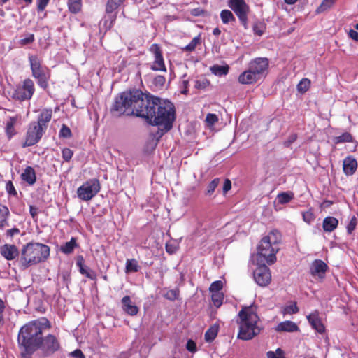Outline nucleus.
Here are the masks:
<instances>
[{"label": "nucleus", "mask_w": 358, "mask_h": 358, "mask_svg": "<svg viewBox=\"0 0 358 358\" xmlns=\"http://www.w3.org/2000/svg\"><path fill=\"white\" fill-rule=\"evenodd\" d=\"M110 112L114 116L136 115L146 119L152 125L163 126L166 131L173 127L176 119L174 105L140 90H131L115 99Z\"/></svg>", "instance_id": "nucleus-1"}, {"label": "nucleus", "mask_w": 358, "mask_h": 358, "mask_svg": "<svg viewBox=\"0 0 358 358\" xmlns=\"http://www.w3.org/2000/svg\"><path fill=\"white\" fill-rule=\"evenodd\" d=\"M52 327L50 322L46 317H40L26 323L18 334L19 346L29 355L38 350L43 337V333Z\"/></svg>", "instance_id": "nucleus-2"}, {"label": "nucleus", "mask_w": 358, "mask_h": 358, "mask_svg": "<svg viewBox=\"0 0 358 358\" xmlns=\"http://www.w3.org/2000/svg\"><path fill=\"white\" fill-rule=\"evenodd\" d=\"M259 317L255 305L243 306L238 314L236 322L238 325L237 338L249 341L259 335L262 328L259 327Z\"/></svg>", "instance_id": "nucleus-3"}, {"label": "nucleus", "mask_w": 358, "mask_h": 358, "mask_svg": "<svg viewBox=\"0 0 358 358\" xmlns=\"http://www.w3.org/2000/svg\"><path fill=\"white\" fill-rule=\"evenodd\" d=\"M48 245L39 243H29L23 246L20 259V268L26 270L29 267L44 262L50 256Z\"/></svg>", "instance_id": "nucleus-4"}, {"label": "nucleus", "mask_w": 358, "mask_h": 358, "mask_svg": "<svg viewBox=\"0 0 358 358\" xmlns=\"http://www.w3.org/2000/svg\"><path fill=\"white\" fill-rule=\"evenodd\" d=\"M29 61L32 76L36 80L37 84L41 88L47 89L50 78V70L47 67L42 66V61L36 55H29Z\"/></svg>", "instance_id": "nucleus-5"}, {"label": "nucleus", "mask_w": 358, "mask_h": 358, "mask_svg": "<svg viewBox=\"0 0 358 358\" xmlns=\"http://www.w3.org/2000/svg\"><path fill=\"white\" fill-rule=\"evenodd\" d=\"M35 92L34 81L30 78L24 79L22 84L16 86L13 90L11 97L15 101L20 102L29 101Z\"/></svg>", "instance_id": "nucleus-6"}, {"label": "nucleus", "mask_w": 358, "mask_h": 358, "mask_svg": "<svg viewBox=\"0 0 358 358\" xmlns=\"http://www.w3.org/2000/svg\"><path fill=\"white\" fill-rule=\"evenodd\" d=\"M61 349L62 345L59 338L54 334H48L42 337L38 350H40L43 357H50L60 351Z\"/></svg>", "instance_id": "nucleus-7"}, {"label": "nucleus", "mask_w": 358, "mask_h": 358, "mask_svg": "<svg viewBox=\"0 0 358 358\" xmlns=\"http://www.w3.org/2000/svg\"><path fill=\"white\" fill-rule=\"evenodd\" d=\"M101 186L99 180L92 178L87 180L77 189V194L82 201H90L100 191Z\"/></svg>", "instance_id": "nucleus-8"}, {"label": "nucleus", "mask_w": 358, "mask_h": 358, "mask_svg": "<svg viewBox=\"0 0 358 358\" xmlns=\"http://www.w3.org/2000/svg\"><path fill=\"white\" fill-rule=\"evenodd\" d=\"M278 250V246L262 238L257 246V255L271 265L276 262V253Z\"/></svg>", "instance_id": "nucleus-9"}, {"label": "nucleus", "mask_w": 358, "mask_h": 358, "mask_svg": "<svg viewBox=\"0 0 358 358\" xmlns=\"http://www.w3.org/2000/svg\"><path fill=\"white\" fill-rule=\"evenodd\" d=\"M228 6L237 16L243 27L248 29L249 28L248 15L251 13L249 5L245 1H229Z\"/></svg>", "instance_id": "nucleus-10"}, {"label": "nucleus", "mask_w": 358, "mask_h": 358, "mask_svg": "<svg viewBox=\"0 0 358 358\" xmlns=\"http://www.w3.org/2000/svg\"><path fill=\"white\" fill-rule=\"evenodd\" d=\"M45 132L38 127L30 122L24 135L22 147H30L37 144L42 138Z\"/></svg>", "instance_id": "nucleus-11"}, {"label": "nucleus", "mask_w": 358, "mask_h": 358, "mask_svg": "<svg viewBox=\"0 0 358 358\" xmlns=\"http://www.w3.org/2000/svg\"><path fill=\"white\" fill-rule=\"evenodd\" d=\"M269 66V60L266 57H257L252 59L249 64V69L255 73L256 76L261 80L264 78L267 73Z\"/></svg>", "instance_id": "nucleus-12"}, {"label": "nucleus", "mask_w": 358, "mask_h": 358, "mask_svg": "<svg viewBox=\"0 0 358 358\" xmlns=\"http://www.w3.org/2000/svg\"><path fill=\"white\" fill-rule=\"evenodd\" d=\"M149 51L154 57V61L150 66V69L155 71H159L166 72L167 70L160 46L156 43L152 44L150 47Z\"/></svg>", "instance_id": "nucleus-13"}, {"label": "nucleus", "mask_w": 358, "mask_h": 358, "mask_svg": "<svg viewBox=\"0 0 358 358\" xmlns=\"http://www.w3.org/2000/svg\"><path fill=\"white\" fill-rule=\"evenodd\" d=\"M253 278L260 287L268 286L271 281L270 268L265 264L259 265L253 272Z\"/></svg>", "instance_id": "nucleus-14"}, {"label": "nucleus", "mask_w": 358, "mask_h": 358, "mask_svg": "<svg viewBox=\"0 0 358 358\" xmlns=\"http://www.w3.org/2000/svg\"><path fill=\"white\" fill-rule=\"evenodd\" d=\"M52 117V110L51 108H45L39 114L37 121L31 122L34 125L38 126L44 132H45L48 124Z\"/></svg>", "instance_id": "nucleus-15"}, {"label": "nucleus", "mask_w": 358, "mask_h": 358, "mask_svg": "<svg viewBox=\"0 0 358 358\" xmlns=\"http://www.w3.org/2000/svg\"><path fill=\"white\" fill-rule=\"evenodd\" d=\"M76 266L78 267L79 271L82 275L92 280H95L96 279V273L85 265V260L82 255L77 257Z\"/></svg>", "instance_id": "nucleus-16"}, {"label": "nucleus", "mask_w": 358, "mask_h": 358, "mask_svg": "<svg viewBox=\"0 0 358 358\" xmlns=\"http://www.w3.org/2000/svg\"><path fill=\"white\" fill-rule=\"evenodd\" d=\"M1 255L7 260H13L19 255V250L15 245L4 244L0 248Z\"/></svg>", "instance_id": "nucleus-17"}, {"label": "nucleus", "mask_w": 358, "mask_h": 358, "mask_svg": "<svg viewBox=\"0 0 358 358\" xmlns=\"http://www.w3.org/2000/svg\"><path fill=\"white\" fill-rule=\"evenodd\" d=\"M122 310L130 316L138 314L139 308L132 301L129 296H125L122 299Z\"/></svg>", "instance_id": "nucleus-18"}, {"label": "nucleus", "mask_w": 358, "mask_h": 358, "mask_svg": "<svg viewBox=\"0 0 358 358\" xmlns=\"http://www.w3.org/2000/svg\"><path fill=\"white\" fill-rule=\"evenodd\" d=\"M238 80L240 83L243 85H251L260 80L248 67L247 70L239 75Z\"/></svg>", "instance_id": "nucleus-19"}, {"label": "nucleus", "mask_w": 358, "mask_h": 358, "mask_svg": "<svg viewBox=\"0 0 358 358\" xmlns=\"http://www.w3.org/2000/svg\"><path fill=\"white\" fill-rule=\"evenodd\" d=\"M327 268V265L320 259H316L311 264L310 270L312 275L322 278Z\"/></svg>", "instance_id": "nucleus-20"}, {"label": "nucleus", "mask_w": 358, "mask_h": 358, "mask_svg": "<svg viewBox=\"0 0 358 358\" xmlns=\"http://www.w3.org/2000/svg\"><path fill=\"white\" fill-rule=\"evenodd\" d=\"M307 319L312 326V327L316 330L320 334H322L324 331L325 328L323 325L321 320L319 317V313L318 312L315 311V313H313L310 314Z\"/></svg>", "instance_id": "nucleus-21"}, {"label": "nucleus", "mask_w": 358, "mask_h": 358, "mask_svg": "<svg viewBox=\"0 0 358 358\" xmlns=\"http://www.w3.org/2000/svg\"><path fill=\"white\" fill-rule=\"evenodd\" d=\"M357 168V160L352 157H347L343 162V170L345 175L352 176Z\"/></svg>", "instance_id": "nucleus-22"}, {"label": "nucleus", "mask_w": 358, "mask_h": 358, "mask_svg": "<svg viewBox=\"0 0 358 358\" xmlns=\"http://www.w3.org/2000/svg\"><path fill=\"white\" fill-rule=\"evenodd\" d=\"M20 117L19 115H16L15 117H10L6 124L5 132L9 140L11 139L16 134L15 125L17 123V120L20 119Z\"/></svg>", "instance_id": "nucleus-23"}, {"label": "nucleus", "mask_w": 358, "mask_h": 358, "mask_svg": "<svg viewBox=\"0 0 358 358\" xmlns=\"http://www.w3.org/2000/svg\"><path fill=\"white\" fill-rule=\"evenodd\" d=\"M21 178L27 184L34 185L36 181V172L34 168L29 166H27L21 174Z\"/></svg>", "instance_id": "nucleus-24"}, {"label": "nucleus", "mask_w": 358, "mask_h": 358, "mask_svg": "<svg viewBox=\"0 0 358 358\" xmlns=\"http://www.w3.org/2000/svg\"><path fill=\"white\" fill-rule=\"evenodd\" d=\"M275 330L278 332H294L299 330V327L296 323L288 320L279 323L275 327Z\"/></svg>", "instance_id": "nucleus-25"}, {"label": "nucleus", "mask_w": 358, "mask_h": 358, "mask_svg": "<svg viewBox=\"0 0 358 358\" xmlns=\"http://www.w3.org/2000/svg\"><path fill=\"white\" fill-rule=\"evenodd\" d=\"M10 216V211L8 208L0 203V229L9 226L8 217Z\"/></svg>", "instance_id": "nucleus-26"}, {"label": "nucleus", "mask_w": 358, "mask_h": 358, "mask_svg": "<svg viewBox=\"0 0 358 358\" xmlns=\"http://www.w3.org/2000/svg\"><path fill=\"white\" fill-rule=\"evenodd\" d=\"M219 324H214L210 326L205 333L204 338L206 342L211 343L217 337L219 331Z\"/></svg>", "instance_id": "nucleus-27"}, {"label": "nucleus", "mask_w": 358, "mask_h": 358, "mask_svg": "<svg viewBox=\"0 0 358 358\" xmlns=\"http://www.w3.org/2000/svg\"><path fill=\"white\" fill-rule=\"evenodd\" d=\"M263 238L269 241V242H271V243L275 246H278V245L281 241V234L279 231L274 229L271 231L269 234L267 236L263 237Z\"/></svg>", "instance_id": "nucleus-28"}, {"label": "nucleus", "mask_w": 358, "mask_h": 358, "mask_svg": "<svg viewBox=\"0 0 358 358\" xmlns=\"http://www.w3.org/2000/svg\"><path fill=\"white\" fill-rule=\"evenodd\" d=\"M77 246L76 238L72 237L69 242L65 243L60 247V250L62 252L69 255L72 253Z\"/></svg>", "instance_id": "nucleus-29"}, {"label": "nucleus", "mask_w": 358, "mask_h": 358, "mask_svg": "<svg viewBox=\"0 0 358 358\" xmlns=\"http://www.w3.org/2000/svg\"><path fill=\"white\" fill-rule=\"evenodd\" d=\"M220 18L224 24L234 23L236 22V18L232 12L227 9L222 10L220 12Z\"/></svg>", "instance_id": "nucleus-30"}, {"label": "nucleus", "mask_w": 358, "mask_h": 358, "mask_svg": "<svg viewBox=\"0 0 358 358\" xmlns=\"http://www.w3.org/2000/svg\"><path fill=\"white\" fill-rule=\"evenodd\" d=\"M140 269L138 261L135 259H128L126 262L125 272L127 273H136Z\"/></svg>", "instance_id": "nucleus-31"}, {"label": "nucleus", "mask_w": 358, "mask_h": 358, "mask_svg": "<svg viewBox=\"0 0 358 358\" xmlns=\"http://www.w3.org/2000/svg\"><path fill=\"white\" fill-rule=\"evenodd\" d=\"M322 227L324 231L331 232L336 229V218L327 217L323 221Z\"/></svg>", "instance_id": "nucleus-32"}, {"label": "nucleus", "mask_w": 358, "mask_h": 358, "mask_svg": "<svg viewBox=\"0 0 358 358\" xmlns=\"http://www.w3.org/2000/svg\"><path fill=\"white\" fill-rule=\"evenodd\" d=\"M294 199V193L292 192H281L278 194L277 199L280 204H285Z\"/></svg>", "instance_id": "nucleus-33"}, {"label": "nucleus", "mask_w": 358, "mask_h": 358, "mask_svg": "<svg viewBox=\"0 0 358 358\" xmlns=\"http://www.w3.org/2000/svg\"><path fill=\"white\" fill-rule=\"evenodd\" d=\"M229 67L228 65L220 66L218 64L213 65L210 67L211 72L216 76L227 75L229 72Z\"/></svg>", "instance_id": "nucleus-34"}, {"label": "nucleus", "mask_w": 358, "mask_h": 358, "mask_svg": "<svg viewBox=\"0 0 358 358\" xmlns=\"http://www.w3.org/2000/svg\"><path fill=\"white\" fill-rule=\"evenodd\" d=\"M266 27L264 22L257 21L252 25V31L255 35L261 36L264 34Z\"/></svg>", "instance_id": "nucleus-35"}, {"label": "nucleus", "mask_w": 358, "mask_h": 358, "mask_svg": "<svg viewBox=\"0 0 358 358\" xmlns=\"http://www.w3.org/2000/svg\"><path fill=\"white\" fill-rule=\"evenodd\" d=\"M310 80L308 78H303L297 85V90L300 93L306 92L310 87Z\"/></svg>", "instance_id": "nucleus-36"}, {"label": "nucleus", "mask_w": 358, "mask_h": 358, "mask_svg": "<svg viewBox=\"0 0 358 358\" xmlns=\"http://www.w3.org/2000/svg\"><path fill=\"white\" fill-rule=\"evenodd\" d=\"M212 301L215 306L219 308L222 304L224 299V295L220 292H211Z\"/></svg>", "instance_id": "nucleus-37"}, {"label": "nucleus", "mask_w": 358, "mask_h": 358, "mask_svg": "<svg viewBox=\"0 0 358 358\" xmlns=\"http://www.w3.org/2000/svg\"><path fill=\"white\" fill-rule=\"evenodd\" d=\"M220 179L218 178H214L207 187V190L206 192V195H211L217 187L220 184Z\"/></svg>", "instance_id": "nucleus-38"}, {"label": "nucleus", "mask_w": 358, "mask_h": 358, "mask_svg": "<svg viewBox=\"0 0 358 358\" xmlns=\"http://www.w3.org/2000/svg\"><path fill=\"white\" fill-rule=\"evenodd\" d=\"M353 137L349 132H344L341 135L337 136V143L353 142Z\"/></svg>", "instance_id": "nucleus-39"}, {"label": "nucleus", "mask_w": 358, "mask_h": 358, "mask_svg": "<svg viewBox=\"0 0 358 358\" xmlns=\"http://www.w3.org/2000/svg\"><path fill=\"white\" fill-rule=\"evenodd\" d=\"M210 83L208 79L201 78L195 81L194 87L198 90H205L210 85Z\"/></svg>", "instance_id": "nucleus-40"}, {"label": "nucleus", "mask_w": 358, "mask_h": 358, "mask_svg": "<svg viewBox=\"0 0 358 358\" xmlns=\"http://www.w3.org/2000/svg\"><path fill=\"white\" fill-rule=\"evenodd\" d=\"M69 10L72 13H77L81 10V1H68Z\"/></svg>", "instance_id": "nucleus-41"}, {"label": "nucleus", "mask_w": 358, "mask_h": 358, "mask_svg": "<svg viewBox=\"0 0 358 358\" xmlns=\"http://www.w3.org/2000/svg\"><path fill=\"white\" fill-rule=\"evenodd\" d=\"M199 42L200 38L199 37H194L188 45H185L182 49L183 51L192 52L195 50L196 45L199 43Z\"/></svg>", "instance_id": "nucleus-42"}, {"label": "nucleus", "mask_w": 358, "mask_h": 358, "mask_svg": "<svg viewBox=\"0 0 358 358\" xmlns=\"http://www.w3.org/2000/svg\"><path fill=\"white\" fill-rule=\"evenodd\" d=\"M59 136L60 138H69L72 136V132L68 126L62 124Z\"/></svg>", "instance_id": "nucleus-43"}, {"label": "nucleus", "mask_w": 358, "mask_h": 358, "mask_svg": "<svg viewBox=\"0 0 358 358\" xmlns=\"http://www.w3.org/2000/svg\"><path fill=\"white\" fill-rule=\"evenodd\" d=\"M266 357L267 358H285L284 352L281 348H278L275 351H268Z\"/></svg>", "instance_id": "nucleus-44"}, {"label": "nucleus", "mask_w": 358, "mask_h": 358, "mask_svg": "<svg viewBox=\"0 0 358 358\" xmlns=\"http://www.w3.org/2000/svg\"><path fill=\"white\" fill-rule=\"evenodd\" d=\"M189 13L194 17H204L208 15L207 10L200 7L191 9Z\"/></svg>", "instance_id": "nucleus-45"}, {"label": "nucleus", "mask_w": 358, "mask_h": 358, "mask_svg": "<svg viewBox=\"0 0 358 358\" xmlns=\"http://www.w3.org/2000/svg\"><path fill=\"white\" fill-rule=\"evenodd\" d=\"M166 82V78L164 76L158 75L155 77L152 84L157 88H162Z\"/></svg>", "instance_id": "nucleus-46"}, {"label": "nucleus", "mask_w": 358, "mask_h": 358, "mask_svg": "<svg viewBox=\"0 0 358 358\" xmlns=\"http://www.w3.org/2000/svg\"><path fill=\"white\" fill-rule=\"evenodd\" d=\"M73 155V151L68 148L62 150V157L64 162H69Z\"/></svg>", "instance_id": "nucleus-47"}, {"label": "nucleus", "mask_w": 358, "mask_h": 358, "mask_svg": "<svg viewBox=\"0 0 358 358\" xmlns=\"http://www.w3.org/2000/svg\"><path fill=\"white\" fill-rule=\"evenodd\" d=\"M6 190L10 196H17V192L11 180H8L6 184Z\"/></svg>", "instance_id": "nucleus-48"}, {"label": "nucleus", "mask_w": 358, "mask_h": 358, "mask_svg": "<svg viewBox=\"0 0 358 358\" xmlns=\"http://www.w3.org/2000/svg\"><path fill=\"white\" fill-rule=\"evenodd\" d=\"M179 296L178 289H170L164 294V297L170 301H174Z\"/></svg>", "instance_id": "nucleus-49"}, {"label": "nucleus", "mask_w": 358, "mask_h": 358, "mask_svg": "<svg viewBox=\"0 0 358 358\" xmlns=\"http://www.w3.org/2000/svg\"><path fill=\"white\" fill-rule=\"evenodd\" d=\"M223 287V283L221 280H216L215 282H213L210 287H209V291L210 292H220Z\"/></svg>", "instance_id": "nucleus-50"}, {"label": "nucleus", "mask_w": 358, "mask_h": 358, "mask_svg": "<svg viewBox=\"0 0 358 358\" xmlns=\"http://www.w3.org/2000/svg\"><path fill=\"white\" fill-rule=\"evenodd\" d=\"M219 119L217 115L208 113L206 117V122L208 126H213L218 122Z\"/></svg>", "instance_id": "nucleus-51"}, {"label": "nucleus", "mask_w": 358, "mask_h": 358, "mask_svg": "<svg viewBox=\"0 0 358 358\" xmlns=\"http://www.w3.org/2000/svg\"><path fill=\"white\" fill-rule=\"evenodd\" d=\"M120 1H108L106 7L107 13H112L120 6Z\"/></svg>", "instance_id": "nucleus-52"}, {"label": "nucleus", "mask_w": 358, "mask_h": 358, "mask_svg": "<svg viewBox=\"0 0 358 358\" xmlns=\"http://www.w3.org/2000/svg\"><path fill=\"white\" fill-rule=\"evenodd\" d=\"M35 40V36L33 34H29L27 37L22 38L19 41V44L24 46L32 43Z\"/></svg>", "instance_id": "nucleus-53"}, {"label": "nucleus", "mask_w": 358, "mask_h": 358, "mask_svg": "<svg viewBox=\"0 0 358 358\" xmlns=\"http://www.w3.org/2000/svg\"><path fill=\"white\" fill-rule=\"evenodd\" d=\"M303 219V220L307 222L308 224H310L315 220V215L313 213L312 210H308L306 212H303L302 213Z\"/></svg>", "instance_id": "nucleus-54"}, {"label": "nucleus", "mask_w": 358, "mask_h": 358, "mask_svg": "<svg viewBox=\"0 0 358 358\" xmlns=\"http://www.w3.org/2000/svg\"><path fill=\"white\" fill-rule=\"evenodd\" d=\"M357 224V218L355 217V216H353L346 227L347 231L349 234H352V231L355 229Z\"/></svg>", "instance_id": "nucleus-55"}, {"label": "nucleus", "mask_w": 358, "mask_h": 358, "mask_svg": "<svg viewBox=\"0 0 358 358\" xmlns=\"http://www.w3.org/2000/svg\"><path fill=\"white\" fill-rule=\"evenodd\" d=\"M284 310L287 314H294L298 313L299 308L296 303H293L285 307Z\"/></svg>", "instance_id": "nucleus-56"}, {"label": "nucleus", "mask_w": 358, "mask_h": 358, "mask_svg": "<svg viewBox=\"0 0 358 358\" xmlns=\"http://www.w3.org/2000/svg\"><path fill=\"white\" fill-rule=\"evenodd\" d=\"M334 2V1H322L320 6L317 8L316 13H320L326 10L327 8L332 6Z\"/></svg>", "instance_id": "nucleus-57"}, {"label": "nucleus", "mask_w": 358, "mask_h": 358, "mask_svg": "<svg viewBox=\"0 0 358 358\" xmlns=\"http://www.w3.org/2000/svg\"><path fill=\"white\" fill-rule=\"evenodd\" d=\"M186 348L191 352H195L196 351V343L192 340H189L186 344Z\"/></svg>", "instance_id": "nucleus-58"}, {"label": "nucleus", "mask_w": 358, "mask_h": 358, "mask_svg": "<svg viewBox=\"0 0 358 358\" xmlns=\"http://www.w3.org/2000/svg\"><path fill=\"white\" fill-rule=\"evenodd\" d=\"M38 208L35 206H33V205H30L29 206V213H30V215L31 216V217L34 219V220H36L37 219V217H38Z\"/></svg>", "instance_id": "nucleus-59"}, {"label": "nucleus", "mask_w": 358, "mask_h": 358, "mask_svg": "<svg viewBox=\"0 0 358 358\" xmlns=\"http://www.w3.org/2000/svg\"><path fill=\"white\" fill-rule=\"evenodd\" d=\"M74 358H85L84 354L80 349H76L71 353Z\"/></svg>", "instance_id": "nucleus-60"}, {"label": "nucleus", "mask_w": 358, "mask_h": 358, "mask_svg": "<svg viewBox=\"0 0 358 358\" xmlns=\"http://www.w3.org/2000/svg\"><path fill=\"white\" fill-rule=\"evenodd\" d=\"M231 188V182L229 179L227 178L224 180L223 185V192L227 193Z\"/></svg>", "instance_id": "nucleus-61"}, {"label": "nucleus", "mask_w": 358, "mask_h": 358, "mask_svg": "<svg viewBox=\"0 0 358 358\" xmlns=\"http://www.w3.org/2000/svg\"><path fill=\"white\" fill-rule=\"evenodd\" d=\"M165 248L166 252H168L170 255L175 253L177 250L176 247L172 244L166 243Z\"/></svg>", "instance_id": "nucleus-62"}, {"label": "nucleus", "mask_w": 358, "mask_h": 358, "mask_svg": "<svg viewBox=\"0 0 358 358\" xmlns=\"http://www.w3.org/2000/svg\"><path fill=\"white\" fill-rule=\"evenodd\" d=\"M348 35L350 38H352L355 41L358 42V32H357L356 31H355L353 29H350L348 33Z\"/></svg>", "instance_id": "nucleus-63"}, {"label": "nucleus", "mask_w": 358, "mask_h": 358, "mask_svg": "<svg viewBox=\"0 0 358 358\" xmlns=\"http://www.w3.org/2000/svg\"><path fill=\"white\" fill-rule=\"evenodd\" d=\"M20 233V230L18 228H13V229H8L6 231V235L8 236H13L15 234H17Z\"/></svg>", "instance_id": "nucleus-64"}]
</instances>
